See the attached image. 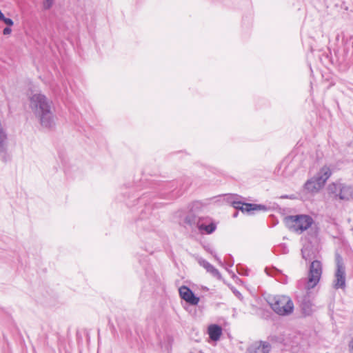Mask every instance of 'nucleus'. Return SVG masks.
Wrapping results in <instances>:
<instances>
[{"label":"nucleus","instance_id":"f3484780","mask_svg":"<svg viewBox=\"0 0 353 353\" xmlns=\"http://www.w3.org/2000/svg\"><path fill=\"white\" fill-rule=\"evenodd\" d=\"M11 33H12L11 26H7L5 28H3V35H10Z\"/></svg>","mask_w":353,"mask_h":353},{"label":"nucleus","instance_id":"f8f14e48","mask_svg":"<svg viewBox=\"0 0 353 353\" xmlns=\"http://www.w3.org/2000/svg\"><path fill=\"white\" fill-rule=\"evenodd\" d=\"M352 195V190L349 187H343L341 190L339 196L341 199H348Z\"/></svg>","mask_w":353,"mask_h":353},{"label":"nucleus","instance_id":"f03ea898","mask_svg":"<svg viewBox=\"0 0 353 353\" xmlns=\"http://www.w3.org/2000/svg\"><path fill=\"white\" fill-rule=\"evenodd\" d=\"M30 106L41 116V121L44 122L45 117L48 118L51 115V103L47 100L44 95L37 94L31 97Z\"/></svg>","mask_w":353,"mask_h":353},{"label":"nucleus","instance_id":"4468645a","mask_svg":"<svg viewBox=\"0 0 353 353\" xmlns=\"http://www.w3.org/2000/svg\"><path fill=\"white\" fill-rule=\"evenodd\" d=\"M0 21H2L6 26H12L14 21L10 18H7L4 16L1 10H0Z\"/></svg>","mask_w":353,"mask_h":353},{"label":"nucleus","instance_id":"423d86ee","mask_svg":"<svg viewBox=\"0 0 353 353\" xmlns=\"http://www.w3.org/2000/svg\"><path fill=\"white\" fill-rule=\"evenodd\" d=\"M332 174L331 169L328 166L324 165L320 169L319 172L314 177L321 184V185L324 187L325 183L331 176Z\"/></svg>","mask_w":353,"mask_h":353},{"label":"nucleus","instance_id":"f257e3e1","mask_svg":"<svg viewBox=\"0 0 353 353\" xmlns=\"http://www.w3.org/2000/svg\"><path fill=\"white\" fill-rule=\"evenodd\" d=\"M270 304L272 310L279 315H287L292 312L294 304L290 297L276 295L270 299Z\"/></svg>","mask_w":353,"mask_h":353},{"label":"nucleus","instance_id":"7ed1b4c3","mask_svg":"<svg viewBox=\"0 0 353 353\" xmlns=\"http://www.w3.org/2000/svg\"><path fill=\"white\" fill-rule=\"evenodd\" d=\"M291 230L297 233H302L313 224V219L306 214L290 216L286 218Z\"/></svg>","mask_w":353,"mask_h":353},{"label":"nucleus","instance_id":"9b49d317","mask_svg":"<svg viewBox=\"0 0 353 353\" xmlns=\"http://www.w3.org/2000/svg\"><path fill=\"white\" fill-rule=\"evenodd\" d=\"M265 209L264 205L244 203L241 208V212H250L251 211L265 210Z\"/></svg>","mask_w":353,"mask_h":353},{"label":"nucleus","instance_id":"2eb2a0df","mask_svg":"<svg viewBox=\"0 0 353 353\" xmlns=\"http://www.w3.org/2000/svg\"><path fill=\"white\" fill-rule=\"evenodd\" d=\"M244 203H242L241 201H233L232 203V205L237 210H239L241 211V208L243 206Z\"/></svg>","mask_w":353,"mask_h":353},{"label":"nucleus","instance_id":"6e6552de","mask_svg":"<svg viewBox=\"0 0 353 353\" xmlns=\"http://www.w3.org/2000/svg\"><path fill=\"white\" fill-rule=\"evenodd\" d=\"M208 334L210 339L217 341L222 335V328L216 324H211L208 327Z\"/></svg>","mask_w":353,"mask_h":353},{"label":"nucleus","instance_id":"a211bd4d","mask_svg":"<svg viewBox=\"0 0 353 353\" xmlns=\"http://www.w3.org/2000/svg\"><path fill=\"white\" fill-rule=\"evenodd\" d=\"M350 350L351 353H353V339H352L350 343Z\"/></svg>","mask_w":353,"mask_h":353},{"label":"nucleus","instance_id":"0eeeda50","mask_svg":"<svg viewBox=\"0 0 353 353\" xmlns=\"http://www.w3.org/2000/svg\"><path fill=\"white\" fill-rule=\"evenodd\" d=\"M270 345L267 342L258 341L253 343L249 348L250 353H268Z\"/></svg>","mask_w":353,"mask_h":353},{"label":"nucleus","instance_id":"dca6fc26","mask_svg":"<svg viewBox=\"0 0 353 353\" xmlns=\"http://www.w3.org/2000/svg\"><path fill=\"white\" fill-rule=\"evenodd\" d=\"M54 0H44L43 7L45 9H49L52 7Z\"/></svg>","mask_w":353,"mask_h":353},{"label":"nucleus","instance_id":"ddd939ff","mask_svg":"<svg viewBox=\"0 0 353 353\" xmlns=\"http://www.w3.org/2000/svg\"><path fill=\"white\" fill-rule=\"evenodd\" d=\"M201 230H205L207 234L212 233L216 229V225L214 223H210V225H201L199 226Z\"/></svg>","mask_w":353,"mask_h":353},{"label":"nucleus","instance_id":"20e7f679","mask_svg":"<svg viewBox=\"0 0 353 353\" xmlns=\"http://www.w3.org/2000/svg\"><path fill=\"white\" fill-rule=\"evenodd\" d=\"M322 273V268L321 262L319 261H314L310 265L309 272V278L307 284L308 289L313 288L319 283Z\"/></svg>","mask_w":353,"mask_h":353},{"label":"nucleus","instance_id":"9d476101","mask_svg":"<svg viewBox=\"0 0 353 353\" xmlns=\"http://www.w3.org/2000/svg\"><path fill=\"white\" fill-rule=\"evenodd\" d=\"M336 288H344L345 284V271L342 266H339L336 272Z\"/></svg>","mask_w":353,"mask_h":353},{"label":"nucleus","instance_id":"1a4fd4ad","mask_svg":"<svg viewBox=\"0 0 353 353\" xmlns=\"http://www.w3.org/2000/svg\"><path fill=\"white\" fill-rule=\"evenodd\" d=\"M323 187L321 184L316 179L315 177L310 179L306 181L304 185V188L311 193H316L319 192Z\"/></svg>","mask_w":353,"mask_h":353},{"label":"nucleus","instance_id":"39448f33","mask_svg":"<svg viewBox=\"0 0 353 353\" xmlns=\"http://www.w3.org/2000/svg\"><path fill=\"white\" fill-rule=\"evenodd\" d=\"M179 295L181 299L190 305H196L199 302V298L196 296L192 291L187 286H181L179 290Z\"/></svg>","mask_w":353,"mask_h":353}]
</instances>
